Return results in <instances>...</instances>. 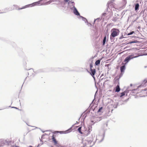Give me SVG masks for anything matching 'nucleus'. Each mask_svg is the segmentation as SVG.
Returning a JSON list of instances; mask_svg holds the SVG:
<instances>
[{
  "label": "nucleus",
  "instance_id": "2eb2a0df",
  "mask_svg": "<svg viewBox=\"0 0 147 147\" xmlns=\"http://www.w3.org/2000/svg\"><path fill=\"white\" fill-rule=\"evenodd\" d=\"M64 2H65V3H69V0H64Z\"/></svg>",
  "mask_w": 147,
  "mask_h": 147
},
{
  "label": "nucleus",
  "instance_id": "423d86ee",
  "mask_svg": "<svg viewBox=\"0 0 147 147\" xmlns=\"http://www.w3.org/2000/svg\"><path fill=\"white\" fill-rule=\"evenodd\" d=\"M74 13L76 15L79 16L80 15L79 13L76 8H75L74 9Z\"/></svg>",
  "mask_w": 147,
  "mask_h": 147
},
{
  "label": "nucleus",
  "instance_id": "f03ea898",
  "mask_svg": "<svg viewBox=\"0 0 147 147\" xmlns=\"http://www.w3.org/2000/svg\"><path fill=\"white\" fill-rule=\"evenodd\" d=\"M40 3L39 2H36L34 3H33L32 4L28 5H26L24 6L23 7L21 8H19L18 9H23L27 7H32V6L36 5H38Z\"/></svg>",
  "mask_w": 147,
  "mask_h": 147
},
{
  "label": "nucleus",
  "instance_id": "f8f14e48",
  "mask_svg": "<svg viewBox=\"0 0 147 147\" xmlns=\"http://www.w3.org/2000/svg\"><path fill=\"white\" fill-rule=\"evenodd\" d=\"M100 63V61L99 60L96 61L95 63L96 65H98Z\"/></svg>",
  "mask_w": 147,
  "mask_h": 147
},
{
  "label": "nucleus",
  "instance_id": "0eeeda50",
  "mask_svg": "<svg viewBox=\"0 0 147 147\" xmlns=\"http://www.w3.org/2000/svg\"><path fill=\"white\" fill-rule=\"evenodd\" d=\"M67 131H55L54 132V133L55 134L57 133H60L61 134H64L67 133Z\"/></svg>",
  "mask_w": 147,
  "mask_h": 147
},
{
  "label": "nucleus",
  "instance_id": "ddd939ff",
  "mask_svg": "<svg viewBox=\"0 0 147 147\" xmlns=\"http://www.w3.org/2000/svg\"><path fill=\"white\" fill-rule=\"evenodd\" d=\"M81 127H79L78 129V131L79 133H80L81 134H82V132L81 131Z\"/></svg>",
  "mask_w": 147,
  "mask_h": 147
},
{
  "label": "nucleus",
  "instance_id": "1a4fd4ad",
  "mask_svg": "<svg viewBox=\"0 0 147 147\" xmlns=\"http://www.w3.org/2000/svg\"><path fill=\"white\" fill-rule=\"evenodd\" d=\"M125 69V66L123 65L121 66L120 67V70L121 72H123Z\"/></svg>",
  "mask_w": 147,
  "mask_h": 147
},
{
  "label": "nucleus",
  "instance_id": "9d476101",
  "mask_svg": "<svg viewBox=\"0 0 147 147\" xmlns=\"http://www.w3.org/2000/svg\"><path fill=\"white\" fill-rule=\"evenodd\" d=\"M139 4L138 3H137L135 5V10H137L139 9Z\"/></svg>",
  "mask_w": 147,
  "mask_h": 147
},
{
  "label": "nucleus",
  "instance_id": "f257e3e1",
  "mask_svg": "<svg viewBox=\"0 0 147 147\" xmlns=\"http://www.w3.org/2000/svg\"><path fill=\"white\" fill-rule=\"evenodd\" d=\"M119 30L118 29H116L115 28L112 29L111 30V34L110 36V38L115 37L117 36L119 34Z\"/></svg>",
  "mask_w": 147,
  "mask_h": 147
},
{
  "label": "nucleus",
  "instance_id": "dca6fc26",
  "mask_svg": "<svg viewBox=\"0 0 147 147\" xmlns=\"http://www.w3.org/2000/svg\"><path fill=\"white\" fill-rule=\"evenodd\" d=\"M90 70L91 69H92V68L93 67L92 64V63L90 64Z\"/></svg>",
  "mask_w": 147,
  "mask_h": 147
},
{
  "label": "nucleus",
  "instance_id": "412c9836",
  "mask_svg": "<svg viewBox=\"0 0 147 147\" xmlns=\"http://www.w3.org/2000/svg\"><path fill=\"white\" fill-rule=\"evenodd\" d=\"M30 147H32V146H30Z\"/></svg>",
  "mask_w": 147,
  "mask_h": 147
},
{
  "label": "nucleus",
  "instance_id": "4468645a",
  "mask_svg": "<svg viewBox=\"0 0 147 147\" xmlns=\"http://www.w3.org/2000/svg\"><path fill=\"white\" fill-rule=\"evenodd\" d=\"M125 92H124L121 93V95L120 96V97H122L123 96L125 95Z\"/></svg>",
  "mask_w": 147,
  "mask_h": 147
},
{
  "label": "nucleus",
  "instance_id": "a211bd4d",
  "mask_svg": "<svg viewBox=\"0 0 147 147\" xmlns=\"http://www.w3.org/2000/svg\"><path fill=\"white\" fill-rule=\"evenodd\" d=\"M133 33H134V31H132L130 32L128 34V35H130L132 34Z\"/></svg>",
  "mask_w": 147,
  "mask_h": 147
},
{
  "label": "nucleus",
  "instance_id": "20e7f679",
  "mask_svg": "<svg viewBox=\"0 0 147 147\" xmlns=\"http://www.w3.org/2000/svg\"><path fill=\"white\" fill-rule=\"evenodd\" d=\"M133 57H132V55H130L127 57L124 60V61L127 63L130 59H133Z\"/></svg>",
  "mask_w": 147,
  "mask_h": 147
},
{
  "label": "nucleus",
  "instance_id": "7ed1b4c3",
  "mask_svg": "<svg viewBox=\"0 0 147 147\" xmlns=\"http://www.w3.org/2000/svg\"><path fill=\"white\" fill-rule=\"evenodd\" d=\"M90 70L91 71V72L90 73L91 75L94 78H95L94 75L96 73L95 69H91Z\"/></svg>",
  "mask_w": 147,
  "mask_h": 147
},
{
  "label": "nucleus",
  "instance_id": "f3484780",
  "mask_svg": "<svg viewBox=\"0 0 147 147\" xmlns=\"http://www.w3.org/2000/svg\"><path fill=\"white\" fill-rule=\"evenodd\" d=\"M102 107H100L99 109L98 110V112H100L101 111V110H102Z\"/></svg>",
  "mask_w": 147,
  "mask_h": 147
},
{
  "label": "nucleus",
  "instance_id": "aec40b11",
  "mask_svg": "<svg viewBox=\"0 0 147 147\" xmlns=\"http://www.w3.org/2000/svg\"><path fill=\"white\" fill-rule=\"evenodd\" d=\"M15 108H16V109H18V108H16V107H15Z\"/></svg>",
  "mask_w": 147,
  "mask_h": 147
},
{
  "label": "nucleus",
  "instance_id": "6ab92c4d",
  "mask_svg": "<svg viewBox=\"0 0 147 147\" xmlns=\"http://www.w3.org/2000/svg\"><path fill=\"white\" fill-rule=\"evenodd\" d=\"M134 42V41H131V42H129V43L130 44H131V43H134V42Z\"/></svg>",
  "mask_w": 147,
  "mask_h": 147
},
{
  "label": "nucleus",
  "instance_id": "6e6552de",
  "mask_svg": "<svg viewBox=\"0 0 147 147\" xmlns=\"http://www.w3.org/2000/svg\"><path fill=\"white\" fill-rule=\"evenodd\" d=\"M120 90V88L119 85H117L115 88V92H119Z\"/></svg>",
  "mask_w": 147,
  "mask_h": 147
},
{
  "label": "nucleus",
  "instance_id": "39448f33",
  "mask_svg": "<svg viewBox=\"0 0 147 147\" xmlns=\"http://www.w3.org/2000/svg\"><path fill=\"white\" fill-rule=\"evenodd\" d=\"M52 141L54 144L56 145L57 144V141L56 139L55 138V136L54 135H53L52 136Z\"/></svg>",
  "mask_w": 147,
  "mask_h": 147
},
{
  "label": "nucleus",
  "instance_id": "9b49d317",
  "mask_svg": "<svg viewBox=\"0 0 147 147\" xmlns=\"http://www.w3.org/2000/svg\"><path fill=\"white\" fill-rule=\"evenodd\" d=\"M106 37L105 36L104 37L103 40V42H102V44H103V45H104L105 44V42H106Z\"/></svg>",
  "mask_w": 147,
  "mask_h": 147
}]
</instances>
